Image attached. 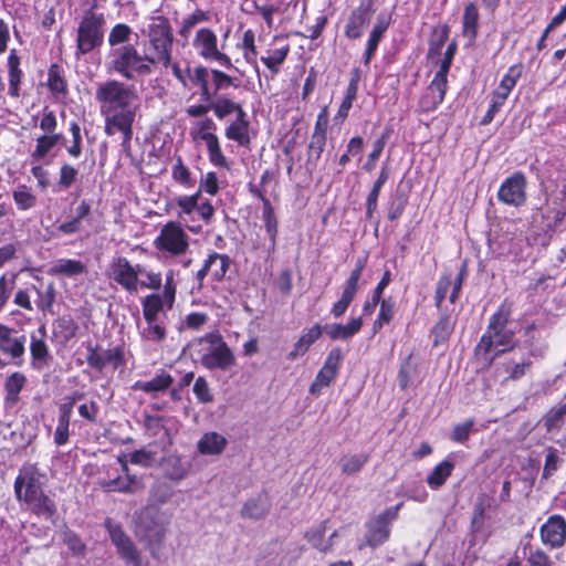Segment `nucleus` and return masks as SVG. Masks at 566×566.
Wrapping results in <instances>:
<instances>
[{
    "mask_svg": "<svg viewBox=\"0 0 566 566\" xmlns=\"http://www.w3.org/2000/svg\"><path fill=\"white\" fill-rule=\"evenodd\" d=\"M99 111L104 117V132L108 136L117 133L123 136V146L129 145L133 124L139 109V96L134 86L109 80L101 83L95 93Z\"/></svg>",
    "mask_w": 566,
    "mask_h": 566,
    "instance_id": "1",
    "label": "nucleus"
},
{
    "mask_svg": "<svg viewBox=\"0 0 566 566\" xmlns=\"http://www.w3.org/2000/svg\"><path fill=\"white\" fill-rule=\"evenodd\" d=\"M220 189V180L214 171L201 176L198 190L192 195H180L174 199L176 214L186 228L198 234L202 223H211L216 209L209 200H200L202 193L216 196Z\"/></svg>",
    "mask_w": 566,
    "mask_h": 566,
    "instance_id": "2",
    "label": "nucleus"
},
{
    "mask_svg": "<svg viewBox=\"0 0 566 566\" xmlns=\"http://www.w3.org/2000/svg\"><path fill=\"white\" fill-rule=\"evenodd\" d=\"M45 475L34 464H24L14 481V493L19 501L39 516L50 518L55 512L54 502L44 494Z\"/></svg>",
    "mask_w": 566,
    "mask_h": 566,
    "instance_id": "3",
    "label": "nucleus"
},
{
    "mask_svg": "<svg viewBox=\"0 0 566 566\" xmlns=\"http://www.w3.org/2000/svg\"><path fill=\"white\" fill-rule=\"evenodd\" d=\"M142 33L147 38L143 44L146 57L153 63L168 67L174 41L169 20L163 15L151 17Z\"/></svg>",
    "mask_w": 566,
    "mask_h": 566,
    "instance_id": "4",
    "label": "nucleus"
},
{
    "mask_svg": "<svg viewBox=\"0 0 566 566\" xmlns=\"http://www.w3.org/2000/svg\"><path fill=\"white\" fill-rule=\"evenodd\" d=\"M510 310L502 305L491 316L486 332L476 345V355H483L485 360L492 361L494 357L513 347V333L506 329Z\"/></svg>",
    "mask_w": 566,
    "mask_h": 566,
    "instance_id": "5",
    "label": "nucleus"
},
{
    "mask_svg": "<svg viewBox=\"0 0 566 566\" xmlns=\"http://www.w3.org/2000/svg\"><path fill=\"white\" fill-rule=\"evenodd\" d=\"M170 515L155 507H147L139 514L136 524V534L146 543L153 557H157L158 551L163 547Z\"/></svg>",
    "mask_w": 566,
    "mask_h": 566,
    "instance_id": "6",
    "label": "nucleus"
},
{
    "mask_svg": "<svg viewBox=\"0 0 566 566\" xmlns=\"http://www.w3.org/2000/svg\"><path fill=\"white\" fill-rule=\"evenodd\" d=\"M153 64L145 53L140 55L133 45H125L113 52L109 70L127 80H137L139 76L150 74Z\"/></svg>",
    "mask_w": 566,
    "mask_h": 566,
    "instance_id": "7",
    "label": "nucleus"
},
{
    "mask_svg": "<svg viewBox=\"0 0 566 566\" xmlns=\"http://www.w3.org/2000/svg\"><path fill=\"white\" fill-rule=\"evenodd\" d=\"M200 345V361L207 369L228 370L234 366L235 357L220 335L207 334Z\"/></svg>",
    "mask_w": 566,
    "mask_h": 566,
    "instance_id": "8",
    "label": "nucleus"
},
{
    "mask_svg": "<svg viewBox=\"0 0 566 566\" xmlns=\"http://www.w3.org/2000/svg\"><path fill=\"white\" fill-rule=\"evenodd\" d=\"M184 226L186 227L180 219L167 222L154 241L155 248L171 256L186 254L189 250V237Z\"/></svg>",
    "mask_w": 566,
    "mask_h": 566,
    "instance_id": "9",
    "label": "nucleus"
},
{
    "mask_svg": "<svg viewBox=\"0 0 566 566\" xmlns=\"http://www.w3.org/2000/svg\"><path fill=\"white\" fill-rule=\"evenodd\" d=\"M171 69L174 76L180 82L182 87L191 88L192 86H199L201 92V98L206 102L212 98L210 86L208 83L209 71L207 67L199 65L191 69L188 62H171L168 65Z\"/></svg>",
    "mask_w": 566,
    "mask_h": 566,
    "instance_id": "10",
    "label": "nucleus"
},
{
    "mask_svg": "<svg viewBox=\"0 0 566 566\" xmlns=\"http://www.w3.org/2000/svg\"><path fill=\"white\" fill-rule=\"evenodd\" d=\"M192 46L205 61L216 62L226 69H234L230 56L219 50L218 36L211 29H199L192 40Z\"/></svg>",
    "mask_w": 566,
    "mask_h": 566,
    "instance_id": "11",
    "label": "nucleus"
},
{
    "mask_svg": "<svg viewBox=\"0 0 566 566\" xmlns=\"http://www.w3.org/2000/svg\"><path fill=\"white\" fill-rule=\"evenodd\" d=\"M143 272L142 264L133 265L123 256L114 259L108 266V276L129 293L139 291V274Z\"/></svg>",
    "mask_w": 566,
    "mask_h": 566,
    "instance_id": "12",
    "label": "nucleus"
},
{
    "mask_svg": "<svg viewBox=\"0 0 566 566\" xmlns=\"http://www.w3.org/2000/svg\"><path fill=\"white\" fill-rule=\"evenodd\" d=\"M112 544L115 546L118 556L127 566H142L140 552L136 547L133 539L124 533L118 524L111 520L105 522Z\"/></svg>",
    "mask_w": 566,
    "mask_h": 566,
    "instance_id": "13",
    "label": "nucleus"
},
{
    "mask_svg": "<svg viewBox=\"0 0 566 566\" xmlns=\"http://www.w3.org/2000/svg\"><path fill=\"white\" fill-rule=\"evenodd\" d=\"M103 36L101 20L94 15L85 17L77 30L76 55H84L93 51L102 44Z\"/></svg>",
    "mask_w": 566,
    "mask_h": 566,
    "instance_id": "14",
    "label": "nucleus"
},
{
    "mask_svg": "<svg viewBox=\"0 0 566 566\" xmlns=\"http://www.w3.org/2000/svg\"><path fill=\"white\" fill-rule=\"evenodd\" d=\"M499 200L507 206L521 207L526 201V177L522 172H514L506 178L497 191Z\"/></svg>",
    "mask_w": 566,
    "mask_h": 566,
    "instance_id": "15",
    "label": "nucleus"
},
{
    "mask_svg": "<svg viewBox=\"0 0 566 566\" xmlns=\"http://www.w3.org/2000/svg\"><path fill=\"white\" fill-rule=\"evenodd\" d=\"M400 507L401 504L390 507L369 522L366 534V542L369 546L377 547L388 539L390 522L396 518Z\"/></svg>",
    "mask_w": 566,
    "mask_h": 566,
    "instance_id": "16",
    "label": "nucleus"
},
{
    "mask_svg": "<svg viewBox=\"0 0 566 566\" xmlns=\"http://www.w3.org/2000/svg\"><path fill=\"white\" fill-rule=\"evenodd\" d=\"M342 358V352L338 348H334L328 353L324 365L318 370L314 381L310 386V392L312 395H321L322 390L333 382L338 374Z\"/></svg>",
    "mask_w": 566,
    "mask_h": 566,
    "instance_id": "17",
    "label": "nucleus"
},
{
    "mask_svg": "<svg viewBox=\"0 0 566 566\" xmlns=\"http://www.w3.org/2000/svg\"><path fill=\"white\" fill-rule=\"evenodd\" d=\"M25 336H15L14 331L0 323V352L21 365L25 352Z\"/></svg>",
    "mask_w": 566,
    "mask_h": 566,
    "instance_id": "18",
    "label": "nucleus"
},
{
    "mask_svg": "<svg viewBox=\"0 0 566 566\" xmlns=\"http://www.w3.org/2000/svg\"><path fill=\"white\" fill-rule=\"evenodd\" d=\"M374 11L370 1H361L360 4L352 11L346 25L345 35L349 39H358L363 35L366 25L369 23Z\"/></svg>",
    "mask_w": 566,
    "mask_h": 566,
    "instance_id": "19",
    "label": "nucleus"
},
{
    "mask_svg": "<svg viewBox=\"0 0 566 566\" xmlns=\"http://www.w3.org/2000/svg\"><path fill=\"white\" fill-rule=\"evenodd\" d=\"M290 44L283 36H274L265 53L261 56V62L273 73H279L282 64L290 53Z\"/></svg>",
    "mask_w": 566,
    "mask_h": 566,
    "instance_id": "20",
    "label": "nucleus"
},
{
    "mask_svg": "<svg viewBox=\"0 0 566 566\" xmlns=\"http://www.w3.org/2000/svg\"><path fill=\"white\" fill-rule=\"evenodd\" d=\"M541 538L552 548L560 547L566 541V521L560 515L551 516L541 527Z\"/></svg>",
    "mask_w": 566,
    "mask_h": 566,
    "instance_id": "21",
    "label": "nucleus"
},
{
    "mask_svg": "<svg viewBox=\"0 0 566 566\" xmlns=\"http://www.w3.org/2000/svg\"><path fill=\"white\" fill-rule=\"evenodd\" d=\"M231 261L228 255L213 252L205 260L202 268L196 274V279L201 283L209 275L213 281H221L226 276Z\"/></svg>",
    "mask_w": 566,
    "mask_h": 566,
    "instance_id": "22",
    "label": "nucleus"
},
{
    "mask_svg": "<svg viewBox=\"0 0 566 566\" xmlns=\"http://www.w3.org/2000/svg\"><path fill=\"white\" fill-rule=\"evenodd\" d=\"M87 363L91 367L102 370L107 366L117 369L124 364V352L120 347L108 349H91L87 355Z\"/></svg>",
    "mask_w": 566,
    "mask_h": 566,
    "instance_id": "23",
    "label": "nucleus"
},
{
    "mask_svg": "<svg viewBox=\"0 0 566 566\" xmlns=\"http://www.w3.org/2000/svg\"><path fill=\"white\" fill-rule=\"evenodd\" d=\"M117 460L120 463L122 469L125 472V475L117 476L115 479L104 480L101 482V486L106 492H124V493L136 492L140 488V484L135 475H130L128 473L126 455L118 457Z\"/></svg>",
    "mask_w": 566,
    "mask_h": 566,
    "instance_id": "24",
    "label": "nucleus"
},
{
    "mask_svg": "<svg viewBox=\"0 0 566 566\" xmlns=\"http://www.w3.org/2000/svg\"><path fill=\"white\" fill-rule=\"evenodd\" d=\"M228 446V439L217 432H205L196 443L197 452L205 457H218L223 453Z\"/></svg>",
    "mask_w": 566,
    "mask_h": 566,
    "instance_id": "25",
    "label": "nucleus"
},
{
    "mask_svg": "<svg viewBox=\"0 0 566 566\" xmlns=\"http://www.w3.org/2000/svg\"><path fill=\"white\" fill-rule=\"evenodd\" d=\"M323 331L324 328L318 323L306 328L295 342L293 349L287 355V358L290 360H295L304 356L311 346L322 336Z\"/></svg>",
    "mask_w": 566,
    "mask_h": 566,
    "instance_id": "26",
    "label": "nucleus"
},
{
    "mask_svg": "<svg viewBox=\"0 0 566 566\" xmlns=\"http://www.w3.org/2000/svg\"><path fill=\"white\" fill-rule=\"evenodd\" d=\"M175 302H168L166 295L154 293L142 300L143 316L145 321L160 319V314L166 310H171Z\"/></svg>",
    "mask_w": 566,
    "mask_h": 566,
    "instance_id": "27",
    "label": "nucleus"
},
{
    "mask_svg": "<svg viewBox=\"0 0 566 566\" xmlns=\"http://www.w3.org/2000/svg\"><path fill=\"white\" fill-rule=\"evenodd\" d=\"M363 327L361 317H353L347 324L332 323L326 324L323 328L325 334L332 340H347L355 336Z\"/></svg>",
    "mask_w": 566,
    "mask_h": 566,
    "instance_id": "28",
    "label": "nucleus"
},
{
    "mask_svg": "<svg viewBox=\"0 0 566 566\" xmlns=\"http://www.w3.org/2000/svg\"><path fill=\"white\" fill-rule=\"evenodd\" d=\"M46 328L41 325L30 335V353L34 366L46 364L49 358V346L46 344Z\"/></svg>",
    "mask_w": 566,
    "mask_h": 566,
    "instance_id": "29",
    "label": "nucleus"
},
{
    "mask_svg": "<svg viewBox=\"0 0 566 566\" xmlns=\"http://www.w3.org/2000/svg\"><path fill=\"white\" fill-rule=\"evenodd\" d=\"M226 137L237 142L239 145H247L249 137V120L244 111H240L233 122L226 128Z\"/></svg>",
    "mask_w": 566,
    "mask_h": 566,
    "instance_id": "30",
    "label": "nucleus"
},
{
    "mask_svg": "<svg viewBox=\"0 0 566 566\" xmlns=\"http://www.w3.org/2000/svg\"><path fill=\"white\" fill-rule=\"evenodd\" d=\"M325 535L326 524L321 523L306 533V538L308 543L312 544L313 547L325 553L328 552L334 546V539L338 536V532L333 531L328 535V537H325Z\"/></svg>",
    "mask_w": 566,
    "mask_h": 566,
    "instance_id": "31",
    "label": "nucleus"
},
{
    "mask_svg": "<svg viewBox=\"0 0 566 566\" xmlns=\"http://www.w3.org/2000/svg\"><path fill=\"white\" fill-rule=\"evenodd\" d=\"M27 384V377L20 373L14 371L9 375L4 382V405L12 407L19 401V395Z\"/></svg>",
    "mask_w": 566,
    "mask_h": 566,
    "instance_id": "32",
    "label": "nucleus"
},
{
    "mask_svg": "<svg viewBox=\"0 0 566 566\" xmlns=\"http://www.w3.org/2000/svg\"><path fill=\"white\" fill-rule=\"evenodd\" d=\"M172 384V377L163 371L156 375L148 381H136L133 386L134 390H142L144 392L150 394L151 396H156L159 392L167 390Z\"/></svg>",
    "mask_w": 566,
    "mask_h": 566,
    "instance_id": "33",
    "label": "nucleus"
},
{
    "mask_svg": "<svg viewBox=\"0 0 566 566\" xmlns=\"http://www.w3.org/2000/svg\"><path fill=\"white\" fill-rule=\"evenodd\" d=\"M523 66L521 64L510 66L493 93L501 96L503 99H507L517 81L521 78Z\"/></svg>",
    "mask_w": 566,
    "mask_h": 566,
    "instance_id": "34",
    "label": "nucleus"
},
{
    "mask_svg": "<svg viewBox=\"0 0 566 566\" xmlns=\"http://www.w3.org/2000/svg\"><path fill=\"white\" fill-rule=\"evenodd\" d=\"M8 73H9V94L18 97L22 71L20 70V57L15 50H11L8 56Z\"/></svg>",
    "mask_w": 566,
    "mask_h": 566,
    "instance_id": "35",
    "label": "nucleus"
},
{
    "mask_svg": "<svg viewBox=\"0 0 566 566\" xmlns=\"http://www.w3.org/2000/svg\"><path fill=\"white\" fill-rule=\"evenodd\" d=\"M61 134H43L36 138V145L31 154L35 161L44 159L51 150L60 143Z\"/></svg>",
    "mask_w": 566,
    "mask_h": 566,
    "instance_id": "36",
    "label": "nucleus"
},
{
    "mask_svg": "<svg viewBox=\"0 0 566 566\" xmlns=\"http://www.w3.org/2000/svg\"><path fill=\"white\" fill-rule=\"evenodd\" d=\"M238 48L242 51L244 61L258 71V51L253 30L248 29L243 32L242 39L238 43Z\"/></svg>",
    "mask_w": 566,
    "mask_h": 566,
    "instance_id": "37",
    "label": "nucleus"
},
{
    "mask_svg": "<svg viewBox=\"0 0 566 566\" xmlns=\"http://www.w3.org/2000/svg\"><path fill=\"white\" fill-rule=\"evenodd\" d=\"M454 469V463L450 460H444L433 468L431 473L427 476V483L432 490L441 488Z\"/></svg>",
    "mask_w": 566,
    "mask_h": 566,
    "instance_id": "38",
    "label": "nucleus"
},
{
    "mask_svg": "<svg viewBox=\"0 0 566 566\" xmlns=\"http://www.w3.org/2000/svg\"><path fill=\"white\" fill-rule=\"evenodd\" d=\"M447 76L448 73H446L444 66L443 70H438L433 80L428 86L427 92L433 95V103L431 106H439L443 102L447 92Z\"/></svg>",
    "mask_w": 566,
    "mask_h": 566,
    "instance_id": "39",
    "label": "nucleus"
},
{
    "mask_svg": "<svg viewBox=\"0 0 566 566\" xmlns=\"http://www.w3.org/2000/svg\"><path fill=\"white\" fill-rule=\"evenodd\" d=\"M146 325L139 327L140 337L146 342L160 343L166 338V328L160 319L145 321Z\"/></svg>",
    "mask_w": 566,
    "mask_h": 566,
    "instance_id": "40",
    "label": "nucleus"
},
{
    "mask_svg": "<svg viewBox=\"0 0 566 566\" xmlns=\"http://www.w3.org/2000/svg\"><path fill=\"white\" fill-rule=\"evenodd\" d=\"M217 125L211 118H205L196 123L191 128V135L196 140H202L206 145L218 138Z\"/></svg>",
    "mask_w": 566,
    "mask_h": 566,
    "instance_id": "41",
    "label": "nucleus"
},
{
    "mask_svg": "<svg viewBox=\"0 0 566 566\" xmlns=\"http://www.w3.org/2000/svg\"><path fill=\"white\" fill-rule=\"evenodd\" d=\"M263 201V212L262 218L264 222L265 231L270 239V248L273 250L276 243V234H277V220L274 214V210L270 203V201L262 197Z\"/></svg>",
    "mask_w": 566,
    "mask_h": 566,
    "instance_id": "42",
    "label": "nucleus"
},
{
    "mask_svg": "<svg viewBox=\"0 0 566 566\" xmlns=\"http://www.w3.org/2000/svg\"><path fill=\"white\" fill-rule=\"evenodd\" d=\"M85 264L78 260L60 259L53 264L50 273L75 276L85 272Z\"/></svg>",
    "mask_w": 566,
    "mask_h": 566,
    "instance_id": "43",
    "label": "nucleus"
},
{
    "mask_svg": "<svg viewBox=\"0 0 566 566\" xmlns=\"http://www.w3.org/2000/svg\"><path fill=\"white\" fill-rule=\"evenodd\" d=\"M389 178V171L386 168H382L378 179L375 181L366 201V216L368 219L373 217V213L377 209V201L382 186Z\"/></svg>",
    "mask_w": 566,
    "mask_h": 566,
    "instance_id": "44",
    "label": "nucleus"
},
{
    "mask_svg": "<svg viewBox=\"0 0 566 566\" xmlns=\"http://www.w3.org/2000/svg\"><path fill=\"white\" fill-rule=\"evenodd\" d=\"M13 201L21 211L30 210L36 205V197L25 185H19L12 192Z\"/></svg>",
    "mask_w": 566,
    "mask_h": 566,
    "instance_id": "45",
    "label": "nucleus"
},
{
    "mask_svg": "<svg viewBox=\"0 0 566 566\" xmlns=\"http://www.w3.org/2000/svg\"><path fill=\"white\" fill-rule=\"evenodd\" d=\"M367 462L368 454L366 453H348L340 458L339 464L342 472L350 475L359 472Z\"/></svg>",
    "mask_w": 566,
    "mask_h": 566,
    "instance_id": "46",
    "label": "nucleus"
},
{
    "mask_svg": "<svg viewBox=\"0 0 566 566\" xmlns=\"http://www.w3.org/2000/svg\"><path fill=\"white\" fill-rule=\"evenodd\" d=\"M77 324L76 322L69 317L62 316L59 317L53 325V333L56 337L61 338L64 342L70 340L76 335Z\"/></svg>",
    "mask_w": 566,
    "mask_h": 566,
    "instance_id": "47",
    "label": "nucleus"
},
{
    "mask_svg": "<svg viewBox=\"0 0 566 566\" xmlns=\"http://www.w3.org/2000/svg\"><path fill=\"white\" fill-rule=\"evenodd\" d=\"M479 21V11L475 4L469 3L464 9L463 14V34L470 41H473L476 36Z\"/></svg>",
    "mask_w": 566,
    "mask_h": 566,
    "instance_id": "48",
    "label": "nucleus"
},
{
    "mask_svg": "<svg viewBox=\"0 0 566 566\" xmlns=\"http://www.w3.org/2000/svg\"><path fill=\"white\" fill-rule=\"evenodd\" d=\"M210 108L213 111L214 115L219 119H223L227 116L231 114H235V117L240 113V111H243L240 104L227 98V97H219L217 98L210 106Z\"/></svg>",
    "mask_w": 566,
    "mask_h": 566,
    "instance_id": "49",
    "label": "nucleus"
},
{
    "mask_svg": "<svg viewBox=\"0 0 566 566\" xmlns=\"http://www.w3.org/2000/svg\"><path fill=\"white\" fill-rule=\"evenodd\" d=\"M207 151H208V158L212 166L217 168H223L227 170H230L231 165L228 158L224 156L219 138H216L214 140L210 142L206 145Z\"/></svg>",
    "mask_w": 566,
    "mask_h": 566,
    "instance_id": "50",
    "label": "nucleus"
},
{
    "mask_svg": "<svg viewBox=\"0 0 566 566\" xmlns=\"http://www.w3.org/2000/svg\"><path fill=\"white\" fill-rule=\"evenodd\" d=\"M166 473L171 480H182L188 474V469L182 462L180 455H169L164 462Z\"/></svg>",
    "mask_w": 566,
    "mask_h": 566,
    "instance_id": "51",
    "label": "nucleus"
},
{
    "mask_svg": "<svg viewBox=\"0 0 566 566\" xmlns=\"http://www.w3.org/2000/svg\"><path fill=\"white\" fill-rule=\"evenodd\" d=\"M390 280H391V274H390V271L387 270V271H385L380 282L375 287L370 300L366 301V303L364 304L363 312L365 314H371L375 311L376 306L381 302L380 301L381 295L384 293V290L390 283Z\"/></svg>",
    "mask_w": 566,
    "mask_h": 566,
    "instance_id": "52",
    "label": "nucleus"
},
{
    "mask_svg": "<svg viewBox=\"0 0 566 566\" xmlns=\"http://www.w3.org/2000/svg\"><path fill=\"white\" fill-rule=\"evenodd\" d=\"M269 512V503L265 499L259 497L248 501L242 509V516L259 520Z\"/></svg>",
    "mask_w": 566,
    "mask_h": 566,
    "instance_id": "53",
    "label": "nucleus"
},
{
    "mask_svg": "<svg viewBox=\"0 0 566 566\" xmlns=\"http://www.w3.org/2000/svg\"><path fill=\"white\" fill-rule=\"evenodd\" d=\"M172 179L184 188H192L196 184L190 170L184 165L180 157L177 158L171 169Z\"/></svg>",
    "mask_w": 566,
    "mask_h": 566,
    "instance_id": "54",
    "label": "nucleus"
},
{
    "mask_svg": "<svg viewBox=\"0 0 566 566\" xmlns=\"http://www.w3.org/2000/svg\"><path fill=\"white\" fill-rule=\"evenodd\" d=\"M364 266H365V261L358 260L355 269L352 271L349 277L347 279V281L344 285V290L342 293L343 295L348 296L353 300L355 298V295L358 290V282L361 276Z\"/></svg>",
    "mask_w": 566,
    "mask_h": 566,
    "instance_id": "55",
    "label": "nucleus"
},
{
    "mask_svg": "<svg viewBox=\"0 0 566 566\" xmlns=\"http://www.w3.org/2000/svg\"><path fill=\"white\" fill-rule=\"evenodd\" d=\"M364 266H365V261L358 260L355 269L352 271L349 277L347 279V281L344 285V290L342 293L343 295L348 296L353 300L355 298V295L358 290V282L361 276Z\"/></svg>",
    "mask_w": 566,
    "mask_h": 566,
    "instance_id": "56",
    "label": "nucleus"
},
{
    "mask_svg": "<svg viewBox=\"0 0 566 566\" xmlns=\"http://www.w3.org/2000/svg\"><path fill=\"white\" fill-rule=\"evenodd\" d=\"M565 416H566V406L553 408L552 410H549L544 418V424H545L547 431L554 432L556 430H559L564 422Z\"/></svg>",
    "mask_w": 566,
    "mask_h": 566,
    "instance_id": "57",
    "label": "nucleus"
},
{
    "mask_svg": "<svg viewBox=\"0 0 566 566\" xmlns=\"http://www.w3.org/2000/svg\"><path fill=\"white\" fill-rule=\"evenodd\" d=\"M380 308L377 318L374 322L373 331L374 333H378V331L386 324H388L394 317V303L388 300H382L380 303Z\"/></svg>",
    "mask_w": 566,
    "mask_h": 566,
    "instance_id": "58",
    "label": "nucleus"
},
{
    "mask_svg": "<svg viewBox=\"0 0 566 566\" xmlns=\"http://www.w3.org/2000/svg\"><path fill=\"white\" fill-rule=\"evenodd\" d=\"M209 20V15L203 10H196L182 20L180 34L186 36L190 30L198 23L206 22Z\"/></svg>",
    "mask_w": 566,
    "mask_h": 566,
    "instance_id": "59",
    "label": "nucleus"
},
{
    "mask_svg": "<svg viewBox=\"0 0 566 566\" xmlns=\"http://www.w3.org/2000/svg\"><path fill=\"white\" fill-rule=\"evenodd\" d=\"M192 391L196 398L202 403H209L213 401V395L208 385V381L203 377H198L195 380Z\"/></svg>",
    "mask_w": 566,
    "mask_h": 566,
    "instance_id": "60",
    "label": "nucleus"
},
{
    "mask_svg": "<svg viewBox=\"0 0 566 566\" xmlns=\"http://www.w3.org/2000/svg\"><path fill=\"white\" fill-rule=\"evenodd\" d=\"M161 282L163 277L159 272L148 271L144 266V272L139 274V289L158 290Z\"/></svg>",
    "mask_w": 566,
    "mask_h": 566,
    "instance_id": "61",
    "label": "nucleus"
},
{
    "mask_svg": "<svg viewBox=\"0 0 566 566\" xmlns=\"http://www.w3.org/2000/svg\"><path fill=\"white\" fill-rule=\"evenodd\" d=\"M132 34V29L129 25L124 23H118L114 25L108 35V42L111 45H117L120 43H125L129 40Z\"/></svg>",
    "mask_w": 566,
    "mask_h": 566,
    "instance_id": "62",
    "label": "nucleus"
},
{
    "mask_svg": "<svg viewBox=\"0 0 566 566\" xmlns=\"http://www.w3.org/2000/svg\"><path fill=\"white\" fill-rule=\"evenodd\" d=\"M32 289L38 293L39 301L36 302V306L41 311H50L55 301V289L51 283L48 285L45 292L41 293L34 285Z\"/></svg>",
    "mask_w": 566,
    "mask_h": 566,
    "instance_id": "63",
    "label": "nucleus"
},
{
    "mask_svg": "<svg viewBox=\"0 0 566 566\" xmlns=\"http://www.w3.org/2000/svg\"><path fill=\"white\" fill-rule=\"evenodd\" d=\"M211 76H212V85L213 90L210 88V92L212 96L220 90L228 88L230 86H233V80L226 74L224 72L212 69L211 70Z\"/></svg>",
    "mask_w": 566,
    "mask_h": 566,
    "instance_id": "64",
    "label": "nucleus"
}]
</instances>
